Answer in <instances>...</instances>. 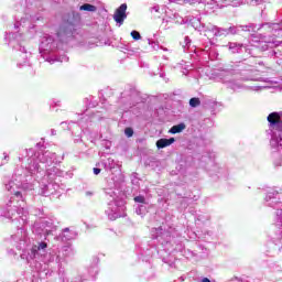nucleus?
Instances as JSON below:
<instances>
[{"label": "nucleus", "mask_w": 282, "mask_h": 282, "mask_svg": "<svg viewBox=\"0 0 282 282\" xmlns=\"http://www.w3.org/2000/svg\"><path fill=\"white\" fill-rule=\"evenodd\" d=\"M124 19H127V3H122L118 9H116L113 14V21L122 25L124 23Z\"/></svg>", "instance_id": "nucleus-1"}, {"label": "nucleus", "mask_w": 282, "mask_h": 282, "mask_svg": "<svg viewBox=\"0 0 282 282\" xmlns=\"http://www.w3.org/2000/svg\"><path fill=\"white\" fill-rule=\"evenodd\" d=\"M175 142V138H170V139H159L156 141V148L158 149H166V147H171Z\"/></svg>", "instance_id": "nucleus-2"}, {"label": "nucleus", "mask_w": 282, "mask_h": 282, "mask_svg": "<svg viewBox=\"0 0 282 282\" xmlns=\"http://www.w3.org/2000/svg\"><path fill=\"white\" fill-rule=\"evenodd\" d=\"M184 129H186V124L180 123V124L173 126L170 129V133H172V134L182 133L184 131Z\"/></svg>", "instance_id": "nucleus-3"}, {"label": "nucleus", "mask_w": 282, "mask_h": 282, "mask_svg": "<svg viewBox=\"0 0 282 282\" xmlns=\"http://www.w3.org/2000/svg\"><path fill=\"white\" fill-rule=\"evenodd\" d=\"M79 10H84L85 12H96L98 8L94 4L85 3L79 7Z\"/></svg>", "instance_id": "nucleus-4"}, {"label": "nucleus", "mask_w": 282, "mask_h": 282, "mask_svg": "<svg viewBox=\"0 0 282 282\" xmlns=\"http://www.w3.org/2000/svg\"><path fill=\"white\" fill-rule=\"evenodd\" d=\"M199 105H202V100H199V98L193 97L189 99L191 107L195 108V107H199Z\"/></svg>", "instance_id": "nucleus-5"}, {"label": "nucleus", "mask_w": 282, "mask_h": 282, "mask_svg": "<svg viewBox=\"0 0 282 282\" xmlns=\"http://www.w3.org/2000/svg\"><path fill=\"white\" fill-rule=\"evenodd\" d=\"M131 36L134 41H140L142 39V35H140V32L138 31H132Z\"/></svg>", "instance_id": "nucleus-6"}, {"label": "nucleus", "mask_w": 282, "mask_h": 282, "mask_svg": "<svg viewBox=\"0 0 282 282\" xmlns=\"http://www.w3.org/2000/svg\"><path fill=\"white\" fill-rule=\"evenodd\" d=\"M124 133L127 138H133V129L132 128H126Z\"/></svg>", "instance_id": "nucleus-7"}, {"label": "nucleus", "mask_w": 282, "mask_h": 282, "mask_svg": "<svg viewBox=\"0 0 282 282\" xmlns=\"http://www.w3.org/2000/svg\"><path fill=\"white\" fill-rule=\"evenodd\" d=\"M134 202H137V204H144V196L134 197Z\"/></svg>", "instance_id": "nucleus-8"}, {"label": "nucleus", "mask_w": 282, "mask_h": 282, "mask_svg": "<svg viewBox=\"0 0 282 282\" xmlns=\"http://www.w3.org/2000/svg\"><path fill=\"white\" fill-rule=\"evenodd\" d=\"M47 248V242H40L37 246V250H45Z\"/></svg>", "instance_id": "nucleus-9"}, {"label": "nucleus", "mask_w": 282, "mask_h": 282, "mask_svg": "<svg viewBox=\"0 0 282 282\" xmlns=\"http://www.w3.org/2000/svg\"><path fill=\"white\" fill-rule=\"evenodd\" d=\"M94 174L95 175H100V169H98V167H94Z\"/></svg>", "instance_id": "nucleus-10"}, {"label": "nucleus", "mask_w": 282, "mask_h": 282, "mask_svg": "<svg viewBox=\"0 0 282 282\" xmlns=\"http://www.w3.org/2000/svg\"><path fill=\"white\" fill-rule=\"evenodd\" d=\"M14 196H15V197H23V195L21 194V192H14Z\"/></svg>", "instance_id": "nucleus-11"}, {"label": "nucleus", "mask_w": 282, "mask_h": 282, "mask_svg": "<svg viewBox=\"0 0 282 282\" xmlns=\"http://www.w3.org/2000/svg\"><path fill=\"white\" fill-rule=\"evenodd\" d=\"M86 195H94V193H91V192H86Z\"/></svg>", "instance_id": "nucleus-12"}]
</instances>
